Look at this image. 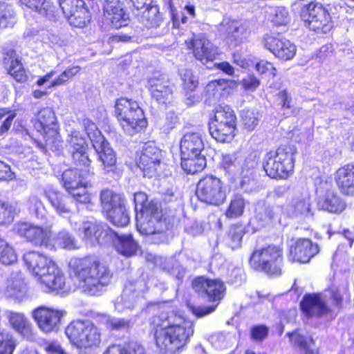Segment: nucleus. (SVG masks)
<instances>
[{"label":"nucleus","mask_w":354,"mask_h":354,"mask_svg":"<svg viewBox=\"0 0 354 354\" xmlns=\"http://www.w3.org/2000/svg\"><path fill=\"white\" fill-rule=\"evenodd\" d=\"M153 322L154 339L160 354L182 349L194 332L193 322L174 311L162 313Z\"/></svg>","instance_id":"obj_1"},{"label":"nucleus","mask_w":354,"mask_h":354,"mask_svg":"<svg viewBox=\"0 0 354 354\" xmlns=\"http://www.w3.org/2000/svg\"><path fill=\"white\" fill-rule=\"evenodd\" d=\"M69 273L79 288L90 296L100 295L111 279L106 266L96 258H72L68 263Z\"/></svg>","instance_id":"obj_2"},{"label":"nucleus","mask_w":354,"mask_h":354,"mask_svg":"<svg viewBox=\"0 0 354 354\" xmlns=\"http://www.w3.org/2000/svg\"><path fill=\"white\" fill-rule=\"evenodd\" d=\"M24 260L44 291L64 289L66 283L64 274L52 259L39 252L31 251L24 255Z\"/></svg>","instance_id":"obj_3"},{"label":"nucleus","mask_w":354,"mask_h":354,"mask_svg":"<svg viewBox=\"0 0 354 354\" xmlns=\"http://www.w3.org/2000/svg\"><path fill=\"white\" fill-rule=\"evenodd\" d=\"M65 333L72 346L80 353L97 348L101 342V333L97 326L88 319L71 322L66 328Z\"/></svg>","instance_id":"obj_4"},{"label":"nucleus","mask_w":354,"mask_h":354,"mask_svg":"<svg viewBox=\"0 0 354 354\" xmlns=\"http://www.w3.org/2000/svg\"><path fill=\"white\" fill-rule=\"evenodd\" d=\"M115 113L126 134L133 136L147 125L144 111L136 101L125 97L118 99L115 105Z\"/></svg>","instance_id":"obj_5"},{"label":"nucleus","mask_w":354,"mask_h":354,"mask_svg":"<svg viewBox=\"0 0 354 354\" xmlns=\"http://www.w3.org/2000/svg\"><path fill=\"white\" fill-rule=\"evenodd\" d=\"M162 212L158 203L151 201L142 212L136 213V227L142 235L156 236L154 243L165 241V232L168 229L165 219H162Z\"/></svg>","instance_id":"obj_6"},{"label":"nucleus","mask_w":354,"mask_h":354,"mask_svg":"<svg viewBox=\"0 0 354 354\" xmlns=\"http://www.w3.org/2000/svg\"><path fill=\"white\" fill-rule=\"evenodd\" d=\"M295 153L291 147H281L267 153L263 163L266 174L272 178H287L293 171Z\"/></svg>","instance_id":"obj_7"},{"label":"nucleus","mask_w":354,"mask_h":354,"mask_svg":"<svg viewBox=\"0 0 354 354\" xmlns=\"http://www.w3.org/2000/svg\"><path fill=\"white\" fill-rule=\"evenodd\" d=\"M236 115L229 106L216 108L214 118L209 123V131L216 140L225 142L232 139L236 129Z\"/></svg>","instance_id":"obj_8"},{"label":"nucleus","mask_w":354,"mask_h":354,"mask_svg":"<svg viewBox=\"0 0 354 354\" xmlns=\"http://www.w3.org/2000/svg\"><path fill=\"white\" fill-rule=\"evenodd\" d=\"M300 17L305 26L316 32L326 33L333 28L331 16L328 9L321 3L312 1L304 4Z\"/></svg>","instance_id":"obj_9"},{"label":"nucleus","mask_w":354,"mask_h":354,"mask_svg":"<svg viewBox=\"0 0 354 354\" xmlns=\"http://www.w3.org/2000/svg\"><path fill=\"white\" fill-rule=\"evenodd\" d=\"M282 263V250L275 245H268L266 248L254 250L250 260L252 268L270 275L281 274Z\"/></svg>","instance_id":"obj_10"},{"label":"nucleus","mask_w":354,"mask_h":354,"mask_svg":"<svg viewBox=\"0 0 354 354\" xmlns=\"http://www.w3.org/2000/svg\"><path fill=\"white\" fill-rule=\"evenodd\" d=\"M196 195L203 203L219 206L226 199L227 189L220 178L209 175L199 180L196 186Z\"/></svg>","instance_id":"obj_11"},{"label":"nucleus","mask_w":354,"mask_h":354,"mask_svg":"<svg viewBox=\"0 0 354 354\" xmlns=\"http://www.w3.org/2000/svg\"><path fill=\"white\" fill-rule=\"evenodd\" d=\"M17 234L35 246L48 248L53 236L51 225L44 227L30 223L22 222L15 225Z\"/></svg>","instance_id":"obj_12"},{"label":"nucleus","mask_w":354,"mask_h":354,"mask_svg":"<svg viewBox=\"0 0 354 354\" xmlns=\"http://www.w3.org/2000/svg\"><path fill=\"white\" fill-rule=\"evenodd\" d=\"M65 314L62 310L42 306L32 310V317L41 331L50 333L58 330Z\"/></svg>","instance_id":"obj_13"},{"label":"nucleus","mask_w":354,"mask_h":354,"mask_svg":"<svg viewBox=\"0 0 354 354\" xmlns=\"http://www.w3.org/2000/svg\"><path fill=\"white\" fill-rule=\"evenodd\" d=\"M161 151L153 144H145L137 162L144 176H156L161 166Z\"/></svg>","instance_id":"obj_14"},{"label":"nucleus","mask_w":354,"mask_h":354,"mask_svg":"<svg viewBox=\"0 0 354 354\" xmlns=\"http://www.w3.org/2000/svg\"><path fill=\"white\" fill-rule=\"evenodd\" d=\"M263 45L276 57L282 60L292 59L296 55L295 45L280 35H266Z\"/></svg>","instance_id":"obj_15"},{"label":"nucleus","mask_w":354,"mask_h":354,"mask_svg":"<svg viewBox=\"0 0 354 354\" xmlns=\"http://www.w3.org/2000/svg\"><path fill=\"white\" fill-rule=\"evenodd\" d=\"M93 147L98 154V159L102 162L103 173L110 174L113 178L118 177L119 174L116 171V156L109 144L105 141L104 138L98 136L97 140L94 141Z\"/></svg>","instance_id":"obj_16"},{"label":"nucleus","mask_w":354,"mask_h":354,"mask_svg":"<svg viewBox=\"0 0 354 354\" xmlns=\"http://www.w3.org/2000/svg\"><path fill=\"white\" fill-rule=\"evenodd\" d=\"M147 87L151 97L159 104L170 102L173 98L174 86L163 75L150 77L147 81Z\"/></svg>","instance_id":"obj_17"},{"label":"nucleus","mask_w":354,"mask_h":354,"mask_svg":"<svg viewBox=\"0 0 354 354\" xmlns=\"http://www.w3.org/2000/svg\"><path fill=\"white\" fill-rule=\"evenodd\" d=\"M287 214L293 218L305 221L313 218L315 209L308 193L295 196L286 208Z\"/></svg>","instance_id":"obj_18"},{"label":"nucleus","mask_w":354,"mask_h":354,"mask_svg":"<svg viewBox=\"0 0 354 354\" xmlns=\"http://www.w3.org/2000/svg\"><path fill=\"white\" fill-rule=\"evenodd\" d=\"M193 288L200 294H205L209 301H219L225 292V286L219 279H210L199 277L192 282Z\"/></svg>","instance_id":"obj_19"},{"label":"nucleus","mask_w":354,"mask_h":354,"mask_svg":"<svg viewBox=\"0 0 354 354\" xmlns=\"http://www.w3.org/2000/svg\"><path fill=\"white\" fill-rule=\"evenodd\" d=\"M187 46L192 50L194 57L203 64L213 61L218 55L216 46L203 35L187 42Z\"/></svg>","instance_id":"obj_20"},{"label":"nucleus","mask_w":354,"mask_h":354,"mask_svg":"<svg viewBox=\"0 0 354 354\" xmlns=\"http://www.w3.org/2000/svg\"><path fill=\"white\" fill-rule=\"evenodd\" d=\"M71 226L74 230H77L83 239L89 241L91 244L100 243V239L107 235V229L104 225L98 223L94 219H88L80 222L71 220Z\"/></svg>","instance_id":"obj_21"},{"label":"nucleus","mask_w":354,"mask_h":354,"mask_svg":"<svg viewBox=\"0 0 354 354\" xmlns=\"http://www.w3.org/2000/svg\"><path fill=\"white\" fill-rule=\"evenodd\" d=\"M300 306L303 313L308 317H322L331 311L327 306L322 294L319 293L306 295Z\"/></svg>","instance_id":"obj_22"},{"label":"nucleus","mask_w":354,"mask_h":354,"mask_svg":"<svg viewBox=\"0 0 354 354\" xmlns=\"http://www.w3.org/2000/svg\"><path fill=\"white\" fill-rule=\"evenodd\" d=\"M319 252L317 244L308 239H299L290 248L289 260L292 262L308 263L312 257Z\"/></svg>","instance_id":"obj_23"},{"label":"nucleus","mask_w":354,"mask_h":354,"mask_svg":"<svg viewBox=\"0 0 354 354\" xmlns=\"http://www.w3.org/2000/svg\"><path fill=\"white\" fill-rule=\"evenodd\" d=\"M219 31L226 36L227 41L237 46L248 36V26L241 21L223 19L219 26Z\"/></svg>","instance_id":"obj_24"},{"label":"nucleus","mask_w":354,"mask_h":354,"mask_svg":"<svg viewBox=\"0 0 354 354\" xmlns=\"http://www.w3.org/2000/svg\"><path fill=\"white\" fill-rule=\"evenodd\" d=\"M141 282L127 283L121 295L115 302V310L120 313L131 310L137 304L141 295Z\"/></svg>","instance_id":"obj_25"},{"label":"nucleus","mask_w":354,"mask_h":354,"mask_svg":"<svg viewBox=\"0 0 354 354\" xmlns=\"http://www.w3.org/2000/svg\"><path fill=\"white\" fill-rule=\"evenodd\" d=\"M35 128L44 137H48L46 140V145L50 142V138H53L57 134L56 117L51 108L46 107L39 111Z\"/></svg>","instance_id":"obj_26"},{"label":"nucleus","mask_w":354,"mask_h":354,"mask_svg":"<svg viewBox=\"0 0 354 354\" xmlns=\"http://www.w3.org/2000/svg\"><path fill=\"white\" fill-rule=\"evenodd\" d=\"M204 149L203 135L199 132L185 133L180 140V152L182 157H197Z\"/></svg>","instance_id":"obj_27"},{"label":"nucleus","mask_w":354,"mask_h":354,"mask_svg":"<svg viewBox=\"0 0 354 354\" xmlns=\"http://www.w3.org/2000/svg\"><path fill=\"white\" fill-rule=\"evenodd\" d=\"M334 180L343 194L354 196V163L339 167L334 174Z\"/></svg>","instance_id":"obj_28"},{"label":"nucleus","mask_w":354,"mask_h":354,"mask_svg":"<svg viewBox=\"0 0 354 354\" xmlns=\"http://www.w3.org/2000/svg\"><path fill=\"white\" fill-rule=\"evenodd\" d=\"M104 12L105 17L111 22L113 28H120L127 24L129 16L118 0L106 1L104 6Z\"/></svg>","instance_id":"obj_29"},{"label":"nucleus","mask_w":354,"mask_h":354,"mask_svg":"<svg viewBox=\"0 0 354 354\" xmlns=\"http://www.w3.org/2000/svg\"><path fill=\"white\" fill-rule=\"evenodd\" d=\"M90 170H83L76 168L65 170L62 174V181L65 189L70 190L78 186L91 187V183L87 179Z\"/></svg>","instance_id":"obj_30"},{"label":"nucleus","mask_w":354,"mask_h":354,"mask_svg":"<svg viewBox=\"0 0 354 354\" xmlns=\"http://www.w3.org/2000/svg\"><path fill=\"white\" fill-rule=\"evenodd\" d=\"M274 215L273 207L264 201H259L254 206V216L250 220V223L257 229L261 228L271 223Z\"/></svg>","instance_id":"obj_31"},{"label":"nucleus","mask_w":354,"mask_h":354,"mask_svg":"<svg viewBox=\"0 0 354 354\" xmlns=\"http://www.w3.org/2000/svg\"><path fill=\"white\" fill-rule=\"evenodd\" d=\"M44 194L48 201L60 216L71 212V208L68 203V197L58 190L48 188L44 191Z\"/></svg>","instance_id":"obj_32"},{"label":"nucleus","mask_w":354,"mask_h":354,"mask_svg":"<svg viewBox=\"0 0 354 354\" xmlns=\"http://www.w3.org/2000/svg\"><path fill=\"white\" fill-rule=\"evenodd\" d=\"M7 317L12 327L23 337L30 339L32 337V326L24 313L7 311Z\"/></svg>","instance_id":"obj_33"},{"label":"nucleus","mask_w":354,"mask_h":354,"mask_svg":"<svg viewBox=\"0 0 354 354\" xmlns=\"http://www.w3.org/2000/svg\"><path fill=\"white\" fill-rule=\"evenodd\" d=\"M320 209L330 213L339 214L346 207L345 201L335 192L328 191L318 202Z\"/></svg>","instance_id":"obj_34"},{"label":"nucleus","mask_w":354,"mask_h":354,"mask_svg":"<svg viewBox=\"0 0 354 354\" xmlns=\"http://www.w3.org/2000/svg\"><path fill=\"white\" fill-rule=\"evenodd\" d=\"M290 342L293 347L299 349L303 354H318L319 351L315 346V342L312 337L304 335L296 330L288 333Z\"/></svg>","instance_id":"obj_35"},{"label":"nucleus","mask_w":354,"mask_h":354,"mask_svg":"<svg viewBox=\"0 0 354 354\" xmlns=\"http://www.w3.org/2000/svg\"><path fill=\"white\" fill-rule=\"evenodd\" d=\"M21 5L26 6L40 15L54 20L56 17L55 7L47 0H19Z\"/></svg>","instance_id":"obj_36"},{"label":"nucleus","mask_w":354,"mask_h":354,"mask_svg":"<svg viewBox=\"0 0 354 354\" xmlns=\"http://www.w3.org/2000/svg\"><path fill=\"white\" fill-rule=\"evenodd\" d=\"M8 73L18 82H25L27 80V75L20 61L15 57L13 50L10 55L3 59Z\"/></svg>","instance_id":"obj_37"},{"label":"nucleus","mask_w":354,"mask_h":354,"mask_svg":"<svg viewBox=\"0 0 354 354\" xmlns=\"http://www.w3.org/2000/svg\"><path fill=\"white\" fill-rule=\"evenodd\" d=\"M114 245L119 253L127 257L134 255L138 249V245L133 239L131 234L119 236L115 234Z\"/></svg>","instance_id":"obj_38"},{"label":"nucleus","mask_w":354,"mask_h":354,"mask_svg":"<svg viewBox=\"0 0 354 354\" xmlns=\"http://www.w3.org/2000/svg\"><path fill=\"white\" fill-rule=\"evenodd\" d=\"M100 203L103 212L106 214L125 203L122 195L110 189L102 190L100 193Z\"/></svg>","instance_id":"obj_39"},{"label":"nucleus","mask_w":354,"mask_h":354,"mask_svg":"<svg viewBox=\"0 0 354 354\" xmlns=\"http://www.w3.org/2000/svg\"><path fill=\"white\" fill-rule=\"evenodd\" d=\"M140 21L147 28H157L162 22V17L157 6L147 5L139 17Z\"/></svg>","instance_id":"obj_40"},{"label":"nucleus","mask_w":354,"mask_h":354,"mask_svg":"<svg viewBox=\"0 0 354 354\" xmlns=\"http://www.w3.org/2000/svg\"><path fill=\"white\" fill-rule=\"evenodd\" d=\"M206 165L205 155L197 157L185 158L181 156V167L188 174H195L203 169Z\"/></svg>","instance_id":"obj_41"},{"label":"nucleus","mask_w":354,"mask_h":354,"mask_svg":"<svg viewBox=\"0 0 354 354\" xmlns=\"http://www.w3.org/2000/svg\"><path fill=\"white\" fill-rule=\"evenodd\" d=\"M241 163L238 167L237 174L248 180L254 176L255 169L258 165V160L255 156L252 154L243 158L240 156Z\"/></svg>","instance_id":"obj_42"},{"label":"nucleus","mask_w":354,"mask_h":354,"mask_svg":"<svg viewBox=\"0 0 354 354\" xmlns=\"http://www.w3.org/2000/svg\"><path fill=\"white\" fill-rule=\"evenodd\" d=\"M101 322L110 330L125 331L131 326V320L109 315H103Z\"/></svg>","instance_id":"obj_43"},{"label":"nucleus","mask_w":354,"mask_h":354,"mask_svg":"<svg viewBox=\"0 0 354 354\" xmlns=\"http://www.w3.org/2000/svg\"><path fill=\"white\" fill-rule=\"evenodd\" d=\"M108 220L117 227H125L130 221L125 203L106 214Z\"/></svg>","instance_id":"obj_44"},{"label":"nucleus","mask_w":354,"mask_h":354,"mask_svg":"<svg viewBox=\"0 0 354 354\" xmlns=\"http://www.w3.org/2000/svg\"><path fill=\"white\" fill-rule=\"evenodd\" d=\"M245 205V200L241 195H234L226 210V216L230 218H235L241 216L244 212Z\"/></svg>","instance_id":"obj_45"},{"label":"nucleus","mask_w":354,"mask_h":354,"mask_svg":"<svg viewBox=\"0 0 354 354\" xmlns=\"http://www.w3.org/2000/svg\"><path fill=\"white\" fill-rule=\"evenodd\" d=\"M15 21V12L12 6L0 1V27H12Z\"/></svg>","instance_id":"obj_46"},{"label":"nucleus","mask_w":354,"mask_h":354,"mask_svg":"<svg viewBox=\"0 0 354 354\" xmlns=\"http://www.w3.org/2000/svg\"><path fill=\"white\" fill-rule=\"evenodd\" d=\"M227 85V82L223 79L212 80L207 84L205 94L209 100H218Z\"/></svg>","instance_id":"obj_47"},{"label":"nucleus","mask_w":354,"mask_h":354,"mask_svg":"<svg viewBox=\"0 0 354 354\" xmlns=\"http://www.w3.org/2000/svg\"><path fill=\"white\" fill-rule=\"evenodd\" d=\"M71 25L83 28L90 21V15L88 10L84 6L80 9L75 10L72 15L65 16Z\"/></svg>","instance_id":"obj_48"},{"label":"nucleus","mask_w":354,"mask_h":354,"mask_svg":"<svg viewBox=\"0 0 354 354\" xmlns=\"http://www.w3.org/2000/svg\"><path fill=\"white\" fill-rule=\"evenodd\" d=\"M28 209L38 219L44 220L46 216V208L41 199L36 194H31L28 200Z\"/></svg>","instance_id":"obj_49"},{"label":"nucleus","mask_w":354,"mask_h":354,"mask_svg":"<svg viewBox=\"0 0 354 354\" xmlns=\"http://www.w3.org/2000/svg\"><path fill=\"white\" fill-rule=\"evenodd\" d=\"M103 354H145V352L141 345L131 344L127 348H124L120 345H111L106 349Z\"/></svg>","instance_id":"obj_50"},{"label":"nucleus","mask_w":354,"mask_h":354,"mask_svg":"<svg viewBox=\"0 0 354 354\" xmlns=\"http://www.w3.org/2000/svg\"><path fill=\"white\" fill-rule=\"evenodd\" d=\"M269 20L274 26H285L290 20L289 12L284 7L272 8L269 15Z\"/></svg>","instance_id":"obj_51"},{"label":"nucleus","mask_w":354,"mask_h":354,"mask_svg":"<svg viewBox=\"0 0 354 354\" xmlns=\"http://www.w3.org/2000/svg\"><path fill=\"white\" fill-rule=\"evenodd\" d=\"M17 254L13 248L5 240L0 239V263L10 265L17 261Z\"/></svg>","instance_id":"obj_52"},{"label":"nucleus","mask_w":354,"mask_h":354,"mask_svg":"<svg viewBox=\"0 0 354 354\" xmlns=\"http://www.w3.org/2000/svg\"><path fill=\"white\" fill-rule=\"evenodd\" d=\"M67 147L69 151L79 149H88L85 138L80 135V131L71 130L66 139Z\"/></svg>","instance_id":"obj_53"},{"label":"nucleus","mask_w":354,"mask_h":354,"mask_svg":"<svg viewBox=\"0 0 354 354\" xmlns=\"http://www.w3.org/2000/svg\"><path fill=\"white\" fill-rule=\"evenodd\" d=\"M16 346L17 341L12 334L0 333V354H12Z\"/></svg>","instance_id":"obj_54"},{"label":"nucleus","mask_w":354,"mask_h":354,"mask_svg":"<svg viewBox=\"0 0 354 354\" xmlns=\"http://www.w3.org/2000/svg\"><path fill=\"white\" fill-rule=\"evenodd\" d=\"M241 163L239 154H225L223 156L221 166L229 173L236 174L238 167Z\"/></svg>","instance_id":"obj_55"},{"label":"nucleus","mask_w":354,"mask_h":354,"mask_svg":"<svg viewBox=\"0 0 354 354\" xmlns=\"http://www.w3.org/2000/svg\"><path fill=\"white\" fill-rule=\"evenodd\" d=\"M80 71V67L78 66L68 68L64 71L57 78L54 79L50 85L47 87L48 88L63 85L68 81L71 78L76 75Z\"/></svg>","instance_id":"obj_56"},{"label":"nucleus","mask_w":354,"mask_h":354,"mask_svg":"<svg viewBox=\"0 0 354 354\" xmlns=\"http://www.w3.org/2000/svg\"><path fill=\"white\" fill-rule=\"evenodd\" d=\"M241 119L244 128L248 131H252L259 123V113L254 110H243Z\"/></svg>","instance_id":"obj_57"},{"label":"nucleus","mask_w":354,"mask_h":354,"mask_svg":"<svg viewBox=\"0 0 354 354\" xmlns=\"http://www.w3.org/2000/svg\"><path fill=\"white\" fill-rule=\"evenodd\" d=\"M180 76L185 89L192 91L197 87L198 84V78L196 76L193 75L191 70H181Z\"/></svg>","instance_id":"obj_58"},{"label":"nucleus","mask_w":354,"mask_h":354,"mask_svg":"<svg viewBox=\"0 0 354 354\" xmlns=\"http://www.w3.org/2000/svg\"><path fill=\"white\" fill-rule=\"evenodd\" d=\"M88 187L83 185L78 186L68 192L73 198V199L80 203L86 204L91 201L90 194L87 192L86 189Z\"/></svg>","instance_id":"obj_59"},{"label":"nucleus","mask_w":354,"mask_h":354,"mask_svg":"<svg viewBox=\"0 0 354 354\" xmlns=\"http://www.w3.org/2000/svg\"><path fill=\"white\" fill-rule=\"evenodd\" d=\"M83 0H59V6L65 16L72 15L75 10L84 6Z\"/></svg>","instance_id":"obj_60"},{"label":"nucleus","mask_w":354,"mask_h":354,"mask_svg":"<svg viewBox=\"0 0 354 354\" xmlns=\"http://www.w3.org/2000/svg\"><path fill=\"white\" fill-rule=\"evenodd\" d=\"M14 218V207L8 203L0 201V225L10 223Z\"/></svg>","instance_id":"obj_61"},{"label":"nucleus","mask_w":354,"mask_h":354,"mask_svg":"<svg viewBox=\"0 0 354 354\" xmlns=\"http://www.w3.org/2000/svg\"><path fill=\"white\" fill-rule=\"evenodd\" d=\"M57 244L66 250H74L77 248L74 238L66 231L60 232L57 236Z\"/></svg>","instance_id":"obj_62"},{"label":"nucleus","mask_w":354,"mask_h":354,"mask_svg":"<svg viewBox=\"0 0 354 354\" xmlns=\"http://www.w3.org/2000/svg\"><path fill=\"white\" fill-rule=\"evenodd\" d=\"M73 160L78 166L88 167L91 160L87 154V149H79L77 150L70 151Z\"/></svg>","instance_id":"obj_63"},{"label":"nucleus","mask_w":354,"mask_h":354,"mask_svg":"<svg viewBox=\"0 0 354 354\" xmlns=\"http://www.w3.org/2000/svg\"><path fill=\"white\" fill-rule=\"evenodd\" d=\"M243 235V230L241 226H231L229 230V238L230 239V246L232 249L238 248L241 243Z\"/></svg>","instance_id":"obj_64"}]
</instances>
